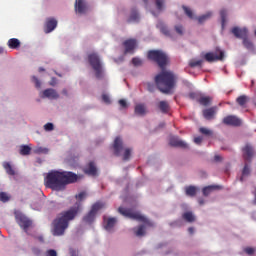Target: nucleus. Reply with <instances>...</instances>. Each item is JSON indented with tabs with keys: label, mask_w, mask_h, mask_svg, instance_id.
Instances as JSON below:
<instances>
[{
	"label": "nucleus",
	"mask_w": 256,
	"mask_h": 256,
	"mask_svg": "<svg viewBox=\"0 0 256 256\" xmlns=\"http://www.w3.org/2000/svg\"><path fill=\"white\" fill-rule=\"evenodd\" d=\"M79 176L73 172L52 170L45 177V186L52 191H65L67 185L77 183Z\"/></svg>",
	"instance_id": "obj_1"
},
{
	"label": "nucleus",
	"mask_w": 256,
	"mask_h": 256,
	"mask_svg": "<svg viewBox=\"0 0 256 256\" xmlns=\"http://www.w3.org/2000/svg\"><path fill=\"white\" fill-rule=\"evenodd\" d=\"M77 213H79V205L62 212L52 223V235H54V237L65 235V230L69 227V221H73V219L77 217Z\"/></svg>",
	"instance_id": "obj_2"
},
{
	"label": "nucleus",
	"mask_w": 256,
	"mask_h": 256,
	"mask_svg": "<svg viewBox=\"0 0 256 256\" xmlns=\"http://www.w3.org/2000/svg\"><path fill=\"white\" fill-rule=\"evenodd\" d=\"M118 212L123 217H127L128 219H134L135 221H139L140 223H144V225H140L138 228H134L133 231L136 237H144L145 235V227H153L154 224L147 217L141 215V213L134 211L131 208L119 207Z\"/></svg>",
	"instance_id": "obj_3"
},
{
	"label": "nucleus",
	"mask_w": 256,
	"mask_h": 256,
	"mask_svg": "<svg viewBox=\"0 0 256 256\" xmlns=\"http://www.w3.org/2000/svg\"><path fill=\"white\" fill-rule=\"evenodd\" d=\"M155 83L161 93L169 95L175 89V85H177V76L171 71H162L156 75Z\"/></svg>",
	"instance_id": "obj_4"
},
{
	"label": "nucleus",
	"mask_w": 256,
	"mask_h": 256,
	"mask_svg": "<svg viewBox=\"0 0 256 256\" xmlns=\"http://www.w3.org/2000/svg\"><path fill=\"white\" fill-rule=\"evenodd\" d=\"M147 58L156 63L160 69H165L169 65V56L162 50H149Z\"/></svg>",
	"instance_id": "obj_5"
},
{
	"label": "nucleus",
	"mask_w": 256,
	"mask_h": 256,
	"mask_svg": "<svg viewBox=\"0 0 256 256\" xmlns=\"http://www.w3.org/2000/svg\"><path fill=\"white\" fill-rule=\"evenodd\" d=\"M88 63L95 71L97 79H101V77H103V65L101 64V58H99V54L95 52L90 53L88 55Z\"/></svg>",
	"instance_id": "obj_6"
},
{
	"label": "nucleus",
	"mask_w": 256,
	"mask_h": 256,
	"mask_svg": "<svg viewBox=\"0 0 256 256\" xmlns=\"http://www.w3.org/2000/svg\"><path fill=\"white\" fill-rule=\"evenodd\" d=\"M14 215L16 223L19 225V227H21L23 231L27 233V235H29V227L33 225V221H31V219H29L27 216H25V214H23L19 210H15Z\"/></svg>",
	"instance_id": "obj_7"
},
{
	"label": "nucleus",
	"mask_w": 256,
	"mask_h": 256,
	"mask_svg": "<svg viewBox=\"0 0 256 256\" xmlns=\"http://www.w3.org/2000/svg\"><path fill=\"white\" fill-rule=\"evenodd\" d=\"M103 207H105V204L102 202H96L93 204L91 210L83 217V222L87 225H92V223L95 221L97 213H99Z\"/></svg>",
	"instance_id": "obj_8"
},
{
	"label": "nucleus",
	"mask_w": 256,
	"mask_h": 256,
	"mask_svg": "<svg viewBox=\"0 0 256 256\" xmlns=\"http://www.w3.org/2000/svg\"><path fill=\"white\" fill-rule=\"evenodd\" d=\"M222 123L224 125H229L230 127H241L243 121L235 115H228L223 118Z\"/></svg>",
	"instance_id": "obj_9"
},
{
	"label": "nucleus",
	"mask_w": 256,
	"mask_h": 256,
	"mask_svg": "<svg viewBox=\"0 0 256 256\" xmlns=\"http://www.w3.org/2000/svg\"><path fill=\"white\" fill-rule=\"evenodd\" d=\"M204 59L208 63H215V61H223V59H225V53L223 51H220V54L217 55L213 52H208L204 55Z\"/></svg>",
	"instance_id": "obj_10"
},
{
	"label": "nucleus",
	"mask_w": 256,
	"mask_h": 256,
	"mask_svg": "<svg viewBox=\"0 0 256 256\" xmlns=\"http://www.w3.org/2000/svg\"><path fill=\"white\" fill-rule=\"evenodd\" d=\"M55 29H57V19L52 17L47 18L44 24V33H52Z\"/></svg>",
	"instance_id": "obj_11"
},
{
	"label": "nucleus",
	"mask_w": 256,
	"mask_h": 256,
	"mask_svg": "<svg viewBox=\"0 0 256 256\" xmlns=\"http://www.w3.org/2000/svg\"><path fill=\"white\" fill-rule=\"evenodd\" d=\"M3 167L10 177H13L14 181H19V172L16 171L15 168L9 162H4Z\"/></svg>",
	"instance_id": "obj_12"
},
{
	"label": "nucleus",
	"mask_w": 256,
	"mask_h": 256,
	"mask_svg": "<svg viewBox=\"0 0 256 256\" xmlns=\"http://www.w3.org/2000/svg\"><path fill=\"white\" fill-rule=\"evenodd\" d=\"M123 46L125 48L124 53H133L135 49H137V40L136 39H128L123 42Z\"/></svg>",
	"instance_id": "obj_13"
},
{
	"label": "nucleus",
	"mask_w": 256,
	"mask_h": 256,
	"mask_svg": "<svg viewBox=\"0 0 256 256\" xmlns=\"http://www.w3.org/2000/svg\"><path fill=\"white\" fill-rule=\"evenodd\" d=\"M217 106H212L208 109H204L202 111V115L204 119H207V121H211V119H215V115H217Z\"/></svg>",
	"instance_id": "obj_14"
},
{
	"label": "nucleus",
	"mask_w": 256,
	"mask_h": 256,
	"mask_svg": "<svg viewBox=\"0 0 256 256\" xmlns=\"http://www.w3.org/2000/svg\"><path fill=\"white\" fill-rule=\"evenodd\" d=\"M113 149H114V155H116V157H120L121 151H123V139H121V137L117 136L115 138Z\"/></svg>",
	"instance_id": "obj_15"
},
{
	"label": "nucleus",
	"mask_w": 256,
	"mask_h": 256,
	"mask_svg": "<svg viewBox=\"0 0 256 256\" xmlns=\"http://www.w3.org/2000/svg\"><path fill=\"white\" fill-rule=\"evenodd\" d=\"M75 11L76 13H79L80 15H84V13H87V2L85 0H76L75 2Z\"/></svg>",
	"instance_id": "obj_16"
},
{
	"label": "nucleus",
	"mask_w": 256,
	"mask_h": 256,
	"mask_svg": "<svg viewBox=\"0 0 256 256\" xmlns=\"http://www.w3.org/2000/svg\"><path fill=\"white\" fill-rule=\"evenodd\" d=\"M242 153L245 161H251L253 158V147L250 144H246L242 149Z\"/></svg>",
	"instance_id": "obj_17"
},
{
	"label": "nucleus",
	"mask_w": 256,
	"mask_h": 256,
	"mask_svg": "<svg viewBox=\"0 0 256 256\" xmlns=\"http://www.w3.org/2000/svg\"><path fill=\"white\" fill-rule=\"evenodd\" d=\"M231 33H233L237 39H244L247 37L248 31L247 28L234 27L232 28Z\"/></svg>",
	"instance_id": "obj_18"
},
{
	"label": "nucleus",
	"mask_w": 256,
	"mask_h": 256,
	"mask_svg": "<svg viewBox=\"0 0 256 256\" xmlns=\"http://www.w3.org/2000/svg\"><path fill=\"white\" fill-rule=\"evenodd\" d=\"M169 144L171 147H180L181 149H187V143L185 141L179 139L178 137H172L170 138Z\"/></svg>",
	"instance_id": "obj_19"
},
{
	"label": "nucleus",
	"mask_w": 256,
	"mask_h": 256,
	"mask_svg": "<svg viewBox=\"0 0 256 256\" xmlns=\"http://www.w3.org/2000/svg\"><path fill=\"white\" fill-rule=\"evenodd\" d=\"M42 95L43 97H46V99H59V93H57V90L53 88L44 90Z\"/></svg>",
	"instance_id": "obj_20"
},
{
	"label": "nucleus",
	"mask_w": 256,
	"mask_h": 256,
	"mask_svg": "<svg viewBox=\"0 0 256 256\" xmlns=\"http://www.w3.org/2000/svg\"><path fill=\"white\" fill-rule=\"evenodd\" d=\"M84 173H86V175L95 177V175H97V167L95 166V162H89L88 166L84 169Z\"/></svg>",
	"instance_id": "obj_21"
},
{
	"label": "nucleus",
	"mask_w": 256,
	"mask_h": 256,
	"mask_svg": "<svg viewBox=\"0 0 256 256\" xmlns=\"http://www.w3.org/2000/svg\"><path fill=\"white\" fill-rule=\"evenodd\" d=\"M215 189H223V187L219 186V185H210V186H206L202 189V193L204 195V197H208V195H211V193L213 191H215Z\"/></svg>",
	"instance_id": "obj_22"
},
{
	"label": "nucleus",
	"mask_w": 256,
	"mask_h": 256,
	"mask_svg": "<svg viewBox=\"0 0 256 256\" xmlns=\"http://www.w3.org/2000/svg\"><path fill=\"white\" fill-rule=\"evenodd\" d=\"M236 103L239 105V107L245 109V107H247V104L249 103V98L247 95H241L236 99Z\"/></svg>",
	"instance_id": "obj_23"
},
{
	"label": "nucleus",
	"mask_w": 256,
	"mask_h": 256,
	"mask_svg": "<svg viewBox=\"0 0 256 256\" xmlns=\"http://www.w3.org/2000/svg\"><path fill=\"white\" fill-rule=\"evenodd\" d=\"M197 101L200 105H203V107H209L213 101V98L211 96H201Z\"/></svg>",
	"instance_id": "obj_24"
},
{
	"label": "nucleus",
	"mask_w": 256,
	"mask_h": 256,
	"mask_svg": "<svg viewBox=\"0 0 256 256\" xmlns=\"http://www.w3.org/2000/svg\"><path fill=\"white\" fill-rule=\"evenodd\" d=\"M7 45L9 49H19L21 47V41L17 38H11L8 40Z\"/></svg>",
	"instance_id": "obj_25"
},
{
	"label": "nucleus",
	"mask_w": 256,
	"mask_h": 256,
	"mask_svg": "<svg viewBox=\"0 0 256 256\" xmlns=\"http://www.w3.org/2000/svg\"><path fill=\"white\" fill-rule=\"evenodd\" d=\"M134 111L136 115L143 116L147 113V107L145 106V104L140 103L135 106Z\"/></svg>",
	"instance_id": "obj_26"
},
{
	"label": "nucleus",
	"mask_w": 256,
	"mask_h": 256,
	"mask_svg": "<svg viewBox=\"0 0 256 256\" xmlns=\"http://www.w3.org/2000/svg\"><path fill=\"white\" fill-rule=\"evenodd\" d=\"M182 219L187 221V223H193L195 221V215H193V212L188 211L182 214Z\"/></svg>",
	"instance_id": "obj_27"
},
{
	"label": "nucleus",
	"mask_w": 256,
	"mask_h": 256,
	"mask_svg": "<svg viewBox=\"0 0 256 256\" xmlns=\"http://www.w3.org/2000/svg\"><path fill=\"white\" fill-rule=\"evenodd\" d=\"M138 21H139V13L137 12V10H132L127 22L128 23H138Z\"/></svg>",
	"instance_id": "obj_28"
},
{
	"label": "nucleus",
	"mask_w": 256,
	"mask_h": 256,
	"mask_svg": "<svg viewBox=\"0 0 256 256\" xmlns=\"http://www.w3.org/2000/svg\"><path fill=\"white\" fill-rule=\"evenodd\" d=\"M115 223H117L116 218H108V220L106 221V225L104 226V229H106V231H111V229L115 227Z\"/></svg>",
	"instance_id": "obj_29"
},
{
	"label": "nucleus",
	"mask_w": 256,
	"mask_h": 256,
	"mask_svg": "<svg viewBox=\"0 0 256 256\" xmlns=\"http://www.w3.org/2000/svg\"><path fill=\"white\" fill-rule=\"evenodd\" d=\"M158 107L162 113H169V103L167 101H160Z\"/></svg>",
	"instance_id": "obj_30"
},
{
	"label": "nucleus",
	"mask_w": 256,
	"mask_h": 256,
	"mask_svg": "<svg viewBox=\"0 0 256 256\" xmlns=\"http://www.w3.org/2000/svg\"><path fill=\"white\" fill-rule=\"evenodd\" d=\"M158 28L160 29L161 33L165 35L166 37H171V32L169 31V28L163 23L158 24Z\"/></svg>",
	"instance_id": "obj_31"
},
{
	"label": "nucleus",
	"mask_w": 256,
	"mask_h": 256,
	"mask_svg": "<svg viewBox=\"0 0 256 256\" xmlns=\"http://www.w3.org/2000/svg\"><path fill=\"white\" fill-rule=\"evenodd\" d=\"M185 191L186 195L189 197H195V195H197V188L195 186H188L186 187Z\"/></svg>",
	"instance_id": "obj_32"
},
{
	"label": "nucleus",
	"mask_w": 256,
	"mask_h": 256,
	"mask_svg": "<svg viewBox=\"0 0 256 256\" xmlns=\"http://www.w3.org/2000/svg\"><path fill=\"white\" fill-rule=\"evenodd\" d=\"M34 153L37 155H47V153H49V148L38 146L34 149Z\"/></svg>",
	"instance_id": "obj_33"
},
{
	"label": "nucleus",
	"mask_w": 256,
	"mask_h": 256,
	"mask_svg": "<svg viewBox=\"0 0 256 256\" xmlns=\"http://www.w3.org/2000/svg\"><path fill=\"white\" fill-rule=\"evenodd\" d=\"M203 65V60L192 59L189 61V67H201Z\"/></svg>",
	"instance_id": "obj_34"
},
{
	"label": "nucleus",
	"mask_w": 256,
	"mask_h": 256,
	"mask_svg": "<svg viewBox=\"0 0 256 256\" xmlns=\"http://www.w3.org/2000/svg\"><path fill=\"white\" fill-rule=\"evenodd\" d=\"M19 153H20V155H29V153H31V147H29L27 145H22V146H20Z\"/></svg>",
	"instance_id": "obj_35"
},
{
	"label": "nucleus",
	"mask_w": 256,
	"mask_h": 256,
	"mask_svg": "<svg viewBox=\"0 0 256 256\" xmlns=\"http://www.w3.org/2000/svg\"><path fill=\"white\" fill-rule=\"evenodd\" d=\"M212 15H213L212 12H208V13L198 17V22L205 23V21H207V19H211Z\"/></svg>",
	"instance_id": "obj_36"
},
{
	"label": "nucleus",
	"mask_w": 256,
	"mask_h": 256,
	"mask_svg": "<svg viewBox=\"0 0 256 256\" xmlns=\"http://www.w3.org/2000/svg\"><path fill=\"white\" fill-rule=\"evenodd\" d=\"M220 17H221V21H222V27H225V23L227 21V10L222 9L220 11Z\"/></svg>",
	"instance_id": "obj_37"
},
{
	"label": "nucleus",
	"mask_w": 256,
	"mask_h": 256,
	"mask_svg": "<svg viewBox=\"0 0 256 256\" xmlns=\"http://www.w3.org/2000/svg\"><path fill=\"white\" fill-rule=\"evenodd\" d=\"M131 157V148H125L123 153V161H129Z\"/></svg>",
	"instance_id": "obj_38"
},
{
	"label": "nucleus",
	"mask_w": 256,
	"mask_h": 256,
	"mask_svg": "<svg viewBox=\"0 0 256 256\" xmlns=\"http://www.w3.org/2000/svg\"><path fill=\"white\" fill-rule=\"evenodd\" d=\"M182 9H184V13L187 15V17H189V19H194L193 11L191 10V8L187 6H182Z\"/></svg>",
	"instance_id": "obj_39"
},
{
	"label": "nucleus",
	"mask_w": 256,
	"mask_h": 256,
	"mask_svg": "<svg viewBox=\"0 0 256 256\" xmlns=\"http://www.w3.org/2000/svg\"><path fill=\"white\" fill-rule=\"evenodd\" d=\"M9 199H11V197H9V195L6 192H0V201L2 203H7Z\"/></svg>",
	"instance_id": "obj_40"
},
{
	"label": "nucleus",
	"mask_w": 256,
	"mask_h": 256,
	"mask_svg": "<svg viewBox=\"0 0 256 256\" xmlns=\"http://www.w3.org/2000/svg\"><path fill=\"white\" fill-rule=\"evenodd\" d=\"M243 45L246 49H253V43L247 37L243 38Z\"/></svg>",
	"instance_id": "obj_41"
},
{
	"label": "nucleus",
	"mask_w": 256,
	"mask_h": 256,
	"mask_svg": "<svg viewBox=\"0 0 256 256\" xmlns=\"http://www.w3.org/2000/svg\"><path fill=\"white\" fill-rule=\"evenodd\" d=\"M155 3L158 11H163V5L165 4V0H155Z\"/></svg>",
	"instance_id": "obj_42"
},
{
	"label": "nucleus",
	"mask_w": 256,
	"mask_h": 256,
	"mask_svg": "<svg viewBox=\"0 0 256 256\" xmlns=\"http://www.w3.org/2000/svg\"><path fill=\"white\" fill-rule=\"evenodd\" d=\"M55 125L53 123L48 122L44 125V131H54Z\"/></svg>",
	"instance_id": "obj_43"
},
{
	"label": "nucleus",
	"mask_w": 256,
	"mask_h": 256,
	"mask_svg": "<svg viewBox=\"0 0 256 256\" xmlns=\"http://www.w3.org/2000/svg\"><path fill=\"white\" fill-rule=\"evenodd\" d=\"M132 64L135 67H139L140 65H143V61L140 58H133L132 59Z\"/></svg>",
	"instance_id": "obj_44"
},
{
	"label": "nucleus",
	"mask_w": 256,
	"mask_h": 256,
	"mask_svg": "<svg viewBox=\"0 0 256 256\" xmlns=\"http://www.w3.org/2000/svg\"><path fill=\"white\" fill-rule=\"evenodd\" d=\"M85 197H87V192L85 191L80 192L78 195L75 196V198L78 199V201H83Z\"/></svg>",
	"instance_id": "obj_45"
},
{
	"label": "nucleus",
	"mask_w": 256,
	"mask_h": 256,
	"mask_svg": "<svg viewBox=\"0 0 256 256\" xmlns=\"http://www.w3.org/2000/svg\"><path fill=\"white\" fill-rule=\"evenodd\" d=\"M251 173V170L249 169V165L245 164L243 170H242V175L245 177Z\"/></svg>",
	"instance_id": "obj_46"
},
{
	"label": "nucleus",
	"mask_w": 256,
	"mask_h": 256,
	"mask_svg": "<svg viewBox=\"0 0 256 256\" xmlns=\"http://www.w3.org/2000/svg\"><path fill=\"white\" fill-rule=\"evenodd\" d=\"M244 253H246L247 255H253V253H255V248L246 247V248H244Z\"/></svg>",
	"instance_id": "obj_47"
},
{
	"label": "nucleus",
	"mask_w": 256,
	"mask_h": 256,
	"mask_svg": "<svg viewBox=\"0 0 256 256\" xmlns=\"http://www.w3.org/2000/svg\"><path fill=\"white\" fill-rule=\"evenodd\" d=\"M46 256H57V251L54 249H49L46 251Z\"/></svg>",
	"instance_id": "obj_48"
},
{
	"label": "nucleus",
	"mask_w": 256,
	"mask_h": 256,
	"mask_svg": "<svg viewBox=\"0 0 256 256\" xmlns=\"http://www.w3.org/2000/svg\"><path fill=\"white\" fill-rule=\"evenodd\" d=\"M175 31H176V33H178V35H183V26L176 25L175 26Z\"/></svg>",
	"instance_id": "obj_49"
},
{
	"label": "nucleus",
	"mask_w": 256,
	"mask_h": 256,
	"mask_svg": "<svg viewBox=\"0 0 256 256\" xmlns=\"http://www.w3.org/2000/svg\"><path fill=\"white\" fill-rule=\"evenodd\" d=\"M102 100L104 101V103H107V105H109V103H111V98H109V95H107V94L102 95Z\"/></svg>",
	"instance_id": "obj_50"
},
{
	"label": "nucleus",
	"mask_w": 256,
	"mask_h": 256,
	"mask_svg": "<svg viewBox=\"0 0 256 256\" xmlns=\"http://www.w3.org/2000/svg\"><path fill=\"white\" fill-rule=\"evenodd\" d=\"M200 133H202V135H211V130L202 127L200 128Z\"/></svg>",
	"instance_id": "obj_51"
},
{
	"label": "nucleus",
	"mask_w": 256,
	"mask_h": 256,
	"mask_svg": "<svg viewBox=\"0 0 256 256\" xmlns=\"http://www.w3.org/2000/svg\"><path fill=\"white\" fill-rule=\"evenodd\" d=\"M119 105L120 107H122V109H127V101H125L124 99L119 100Z\"/></svg>",
	"instance_id": "obj_52"
},
{
	"label": "nucleus",
	"mask_w": 256,
	"mask_h": 256,
	"mask_svg": "<svg viewBox=\"0 0 256 256\" xmlns=\"http://www.w3.org/2000/svg\"><path fill=\"white\" fill-rule=\"evenodd\" d=\"M202 142H203V137L198 136L194 138V143H196V145H201Z\"/></svg>",
	"instance_id": "obj_53"
},
{
	"label": "nucleus",
	"mask_w": 256,
	"mask_h": 256,
	"mask_svg": "<svg viewBox=\"0 0 256 256\" xmlns=\"http://www.w3.org/2000/svg\"><path fill=\"white\" fill-rule=\"evenodd\" d=\"M69 252H70V256H77L79 254V252H77V250L73 248H70Z\"/></svg>",
	"instance_id": "obj_54"
},
{
	"label": "nucleus",
	"mask_w": 256,
	"mask_h": 256,
	"mask_svg": "<svg viewBox=\"0 0 256 256\" xmlns=\"http://www.w3.org/2000/svg\"><path fill=\"white\" fill-rule=\"evenodd\" d=\"M49 85H51V87H55V85H57V78H52Z\"/></svg>",
	"instance_id": "obj_55"
},
{
	"label": "nucleus",
	"mask_w": 256,
	"mask_h": 256,
	"mask_svg": "<svg viewBox=\"0 0 256 256\" xmlns=\"http://www.w3.org/2000/svg\"><path fill=\"white\" fill-rule=\"evenodd\" d=\"M214 161H216V162L223 161V157H221L220 155H215Z\"/></svg>",
	"instance_id": "obj_56"
},
{
	"label": "nucleus",
	"mask_w": 256,
	"mask_h": 256,
	"mask_svg": "<svg viewBox=\"0 0 256 256\" xmlns=\"http://www.w3.org/2000/svg\"><path fill=\"white\" fill-rule=\"evenodd\" d=\"M188 233H189L190 235H193V234L195 233V228L189 227V228H188Z\"/></svg>",
	"instance_id": "obj_57"
},
{
	"label": "nucleus",
	"mask_w": 256,
	"mask_h": 256,
	"mask_svg": "<svg viewBox=\"0 0 256 256\" xmlns=\"http://www.w3.org/2000/svg\"><path fill=\"white\" fill-rule=\"evenodd\" d=\"M36 87H37V89H39L41 87V83L39 82V80H36Z\"/></svg>",
	"instance_id": "obj_58"
},
{
	"label": "nucleus",
	"mask_w": 256,
	"mask_h": 256,
	"mask_svg": "<svg viewBox=\"0 0 256 256\" xmlns=\"http://www.w3.org/2000/svg\"><path fill=\"white\" fill-rule=\"evenodd\" d=\"M3 53H5V48L0 47V55H3Z\"/></svg>",
	"instance_id": "obj_59"
},
{
	"label": "nucleus",
	"mask_w": 256,
	"mask_h": 256,
	"mask_svg": "<svg viewBox=\"0 0 256 256\" xmlns=\"http://www.w3.org/2000/svg\"><path fill=\"white\" fill-rule=\"evenodd\" d=\"M204 203H205V200H204V199H200V200H199V204H200V205H203Z\"/></svg>",
	"instance_id": "obj_60"
},
{
	"label": "nucleus",
	"mask_w": 256,
	"mask_h": 256,
	"mask_svg": "<svg viewBox=\"0 0 256 256\" xmlns=\"http://www.w3.org/2000/svg\"><path fill=\"white\" fill-rule=\"evenodd\" d=\"M190 98L195 99V93H190Z\"/></svg>",
	"instance_id": "obj_61"
},
{
	"label": "nucleus",
	"mask_w": 256,
	"mask_h": 256,
	"mask_svg": "<svg viewBox=\"0 0 256 256\" xmlns=\"http://www.w3.org/2000/svg\"><path fill=\"white\" fill-rule=\"evenodd\" d=\"M63 95H67V89L62 90Z\"/></svg>",
	"instance_id": "obj_62"
},
{
	"label": "nucleus",
	"mask_w": 256,
	"mask_h": 256,
	"mask_svg": "<svg viewBox=\"0 0 256 256\" xmlns=\"http://www.w3.org/2000/svg\"><path fill=\"white\" fill-rule=\"evenodd\" d=\"M254 196H255L254 203L256 204V188H255V191H254Z\"/></svg>",
	"instance_id": "obj_63"
},
{
	"label": "nucleus",
	"mask_w": 256,
	"mask_h": 256,
	"mask_svg": "<svg viewBox=\"0 0 256 256\" xmlns=\"http://www.w3.org/2000/svg\"><path fill=\"white\" fill-rule=\"evenodd\" d=\"M40 71H45V69H43V68H40Z\"/></svg>",
	"instance_id": "obj_64"
}]
</instances>
